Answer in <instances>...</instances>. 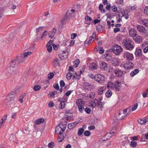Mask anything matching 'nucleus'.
<instances>
[{
    "label": "nucleus",
    "instance_id": "nucleus-1",
    "mask_svg": "<svg viewBox=\"0 0 148 148\" xmlns=\"http://www.w3.org/2000/svg\"><path fill=\"white\" fill-rule=\"evenodd\" d=\"M130 108H127L123 111H119L116 114L117 119L121 120L129 115L130 113Z\"/></svg>",
    "mask_w": 148,
    "mask_h": 148
},
{
    "label": "nucleus",
    "instance_id": "nucleus-2",
    "mask_svg": "<svg viewBox=\"0 0 148 148\" xmlns=\"http://www.w3.org/2000/svg\"><path fill=\"white\" fill-rule=\"evenodd\" d=\"M17 62L16 59L12 60L10 63V67L8 70L9 73L14 75L18 71V69L17 67Z\"/></svg>",
    "mask_w": 148,
    "mask_h": 148
},
{
    "label": "nucleus",
    "instance_id": "nucleus-3",
    "mask_svg": "<svg viewBox=\"0 0 148 148\" xmlns=\"http://www.w3.org/2000/svg\"><path fill=\"white\" fill-rule=\"evenodd\" d=\"M16 99L15 95L13 94H10L7 96L4 102L6 104L11 105L14 102Z\"/></svg>",
    "mask_w": 148,
    "mask_h": 148
},
{
    "label": "nucleus",
    "instance_id": "nucleus-4",
    "mask_svg": "<svg viewBox=\"0 0 148 148\" xmlns=\"http://www.w3.org/2000/svg\"><path fill=\"white\" fill-rule=\"evenodd\" d=\"M75 14L76 13L74 10L71 9L68 10L66 12V15L63 18L62 21L64 22V21L68 19L72 16H75Z\"/></svg>",
    "mask_w": 148,
    "mask_h": 148
},
{
    "label": "nucleus",
    "instance_id": "nucleus-5",
    "mask_svg": "<svg viewBox=\"0 0 148 148\" xmlns=\"http://www.w3.org/2000/svg\"><path fill=\"white\" fill-rule=\"evenodd\" d=\"M123 45L128 50H130L134 48V46L132 43V41L128 38L123 40Z\"/></svg>",
    "mask_w": 148,
    "mask_h": 148
},
{
    "label": "nucleus",
    "instance_id": "nucleus-6",
    "mask_svg": "<svg viewBox=\"0 0 148 148\" xmlns=\"http://www.w3.org/2000/svg\"><path fill=\"white\" fill-rule=\"evenodd\" d=\"M65 124L63 125L61 123L59 125H57L55 128V132L58 133L59 135H62L64 131L66 128Z\"/></svg>",
    "mask_w": 148,
    "mask_h": 148
},
{
    "label": "nucleus",
    "instance_id": "nucleus-7",
    "mask_svg": "<svg viewBox=\"0 0 148 148\" xmlns=\"http://www.w3.org/2000/svg\"><path fill=\"white\" fill-rule=\"evenodd\" d=\"M123 56L124 59L129 61H132L134 58L132 54L127 51L123 54Z\"/></svg>",
    "mask_w": 148,
    "mask_h": 148
},
{
    "label": "nucleus",
    "instance_id": "nucleus-8",
    "mask_svg": "<svg viewBox=\"0 0 148 148\" xmlns=\"http://www.w3.org/2000/svg\"><path fill=\"white\" fill-rule=\"evenodd\" d=\"M112 51L116 55H118L122 51V48L118 45H115L112 48Z\"/></svg>",
    "mask_w": 148,
    "mask_h": 148
},
{
    "label": "nucleus",
    "instance_id": "nucleus-9",
    "mask_svg": "<svg viewBox=\"0 0 148 148\" xmlns=\"http://www.w3.org/2000/svg\"><path fill=\"white\" fill-rule=\"evenodd\" d=\"M104 76L100 74H97L95 75V79L99 83H102L105 80Z\"/></svg>",
    "mask_w": 148,
    "mask_h": 148
},
{
    "label": "nucleus",
    "instance_id": "nucleus-10",
    "mask_svg": "<svg viewBox=\"0 0 148 148\" xmlns=\"http://www.w3.org/2000/svg\"><path fill=\"white\" fill-rule=\"evenodd\" d=\"M83 86L84 88L88 90H90L95 88V86H94L87 82L84 83Z\"/></svg>",
    "mask_w": 148,
    "mask_h": 148
},
{
    "label": "nucleus",
    "instance_id": "nucleus-11",
    "mask_svg": "<svg viewBox=\"0 0 148 148\" xmlns=\"http://www.w3.org/2000/svg\"><path fill=\"white\" fill-rule=\"evenodd\" d=\"M136 28L138 32L142 34H144L146 32V31L145 28L143 26L138 25Z\"/></svg>",
    "mask_w": 148,
    "mask_h": 148
},
{
    "label": "nucleus",
    "instance_id": "nucleus-12",
    "mask_svg": "<svg viewBox=\"0 0 148 148\" xmlns=\"http://www.w3.org/2000/svg\"><path fill=\"white\" fill-rule=\"evenodd\" d=\"M134 66L133 64L130 62H127L125 63L123 67L125 69H129L132 68Z\"/></svg>",
    "mask_w": 148,
    "mask_h": 148
},
{
    "label": "nucleus",
    "instance_id": "nucleus-13",
    "mask_svg": "<svg viewBox=\"0 0 148 148\" xmlns=\"http://www.w3.org/2000/svg\"><path fill=\"white\" fill-rule=\"evenodd\" d=\"M133 38L136 42L138 43H140L142 42V37L140 36L136 35Z\"/></svg>",
    "mask_w": 148,
    "mask_h": 148
},
{
    "label": "nucleus",
    "instance_id": "nucleus-14",
    "mask_svg": "<svg viewBox=\"0 0 148 148\" xmlns=\"http://www.w3.org/2000/svg\"><path fill=\"white\" fill-rule=\"evenodd\" d=\"M15 59L17 63L18 64L22 63L25 61V58L22 55L16 57Z\"/></svg>",
    "mask_w": 148,
    "mask_h": 148
},
{
    "label": "nucleus",
    "instance_id": "nucleus-15",
    "mask_svg": "<svg viewBox=\"0 0 148 148\" xmlns=\"http://www.w3.org/2000/svg\"><path fill=\"white\" fill-rule=\"evenodd\" d=\"M58 56L61 59L64 60L67 58V53H66V51H62V53L58 54Z\"/></svg>",
    "mask_w": 148,
    "mask_h": 148
},
{
    "label": "nucleus",
    "instance_id": "nucleus-16",
    "mask_svg": "<svg viewBox=\"0 0 148 148\" xmlns=\"http://www.w3.org/2000/svg\"><path fill=\"white\" fill-rule=\"evenodd\" d=\"M57 29L56 28H53L52 31L49 32L48 34L49 37L52 38H53L56 33V32Z\"/></svg>",
    "mask_w": 148,
    "mask_h": 148
},
{
    "label": "nucleus",
    "instance_id": "nucleus-17",
    "mask_svg": "<svg viewBox=\"0 0 148 148\" xmlns=\"http://www.w3.org/2000/svg\"><path fill=\"white\" fill-rule=\"evenodd\" d=\"M129 34L130 36L133 37V38L137 35L136 31L134 29L132 28L129 30Z\"/></svg>",
    "mask_w": 148,
    "mask_h": 148
},
{
    "label": "nucleus",
    "instance_id": "nucleus-18",
    "mask_svg": "<svg viewBox=\"0 0 148 148\" xmlns=\"http://www.w3.org/2000/svg\"><path fill=\"white\" fill-rule=\"evenodd\" d=\"M114 71L116 76L118 77H121L123 74V71L121 70H118L115 69Z\"/></svg>",
    "mask_w": 148,
    "mask_h": 148
},
{
    "label": "nucleus",
    "instance_id": "nucleus-19",
    "mask_svg": "<svg viewBox=\"0 0 148 148\" xmlns=\"http://www.w3.org/2000/svg\"><path fill=\"white\" fill-rule=\"evenodd\" d=\"M120 60L119 58H115L112 60V63L114 66H118L120 64Z\"/></svg>",
    "mask_w": 148,
    "mask_h": 148
},
{
    "label": "nucleus",
    "instance_id": "nucleus-20",
    "mask_svg": "<svg viewBox=\"0 0 148 148\" xmlns=\"http://www.w3.org/2000/svg\"><path fill=\"white\" fill-rule=\"evenodd\" d=\"M52 63L55 67L60 66V63L58 58H56L53 59V60Z\"/></svg>",
    "mask_w": 148,
    "mask_h": 148
},
{
    "label": "nucleus",
    "instance_id": "nucleus-21",
    "mask_svg": "<svg viewBox=\"0 0 148 148\" xmlns=\"http://www.w3.org/2000/svg\"><path fill=\"white\" fill-rule=\"evenodd\" d=\"M100 68L102 69L106 70L107 69L108 67L107 64L104 62H100L99 64Z\"/></svg>",
    "mask_w": 148,
    "mask_h": 148
},
{
    "label": "nucleus",
    "instance_id": "nucleus-22",
    "mask_svg": "<svg viewBox=\"0 0 148 148\" xmlns=\"http://www.w3.org/2000/svg\"><path fill=\"white\" fill-rule=\"evenodd\" d=\"M114 88L117 90L119 91L121 86V84L119 81H117L114 83Z\"/></svg>",
    "mask_w": 148,
    "mask_h": 148
},
{
    "label": "nucleus",
    "instance_id": "nucleus-23",
    "mask_svg": "<svg viewBox=\"0 0 148 148\" xmlns=\"http://www.w3.org/2000/svg\"><path fill=\"white\" fill-rule=\"evenodd\" d=\"M52 42V41L51 40H50L48 42L47 45V50L50 52H51L52 50V47L51 46Z\"/></svg>",
    "mask_w": 148,
    "mask_h": 148
},
{
    "label": "nucleus",
    "instance_id": "nucleus-24",
    "mask_svg": "<svg viewBox=\"0 0 148 148\" xmlns=\"http://www.w3.org/2000/svg\"><path fill=\"white\" fill-rule=\"evenodd\" d=\"M77 124L78 123L77 122L69 123L68 125V127L69 129H72L75 127Z\"/></svg>",
    "mask_w": 148,
    "mask_h": 148
},
{
    "label": "nucleus",
    "instance_id": "nucleus-25",
    "mask_svg": "<svg viewBox=\"0 0 148 148\" xmlns=\"http://www.w3.org/2000/svg\"><path fill=\"white\" fill-rule=\"evenodd\" d=\"M76 104L78 106V108L79 109V111L81 112H82L83 111V110L84 109V108L82 105H81L79 103V101H77L76 102Z\"/></svg>",
    "mask_w": 148,
    "mask_h": 148
},
{
    "label": "nucleus",
    "instance_id": "nucleus-26",
    "mask_svg": "<svg viewBox=\"0 0 148 148\" xmlns=\"http://www.w3.org/2000/svg\"><path fill=\"white\" fill-rule=\"evenodd\" d=\"M89 68L93 70H96L97 68V66L95 63H92L90 64Z\"/></svg>",
    "mask_w": 148,
    "mask_h": 148
},
{
    "label": "nucleus",
    "instance_id": "nucleus-27",
    "mask_svg": "<svg viewBox=\"0 0 148 148\" xmlns=\"http://www.w3.org/2000/svg\"><path fill=\"white\" fill-rule=\"evenodd\" d=\"M139 70L138 69H136L132 71L130 73V75L131 77H133L139 73Z\"/></svg>",
    "mask_w": 148,
    "mask_h": 148
},
{
    "label": "nucleus",
    "instance_id": "nucleus-28",
    "mask_svg": "<svg viewBox=\"0 0 148 148\" xmlns=\"http://www.w3.org/2000/svg\"><path fill=\"white\" fill-rule=\"evenodd\" d=\"M105 88L106 87L105 86H103L100 88L98 89L97 92L98 94L99 95L102 94L103 93V91Z\"/></svg>",
    "mask_w": 148,
    "mask_h": 148
},
{
    "label": "nucleus",
    "instance_id": "nucleus-29",
    "mask_svg": "<svg viewBox=\"0 0 148 148\" xmlns=\"http://www.w3.org/2000/svg\"><path fill=\"white\" fill-rule=\"evenodd\" d=\"M142 51L140 49H136L135 52V54L136 56H139L142 55Z\"/></svg>",
    "mask_w": 148,
    "mask_h": 148
},
{
    "label": "nucleus",
    "instance_id": "nucleus-30",
    "mask_svg": "<svg viewBox=\"0 0 148 148\" xmlns=\"http://www.w3.org/2000/svg\"><path fill=\"white\" fill-rule=\"evenodd\" d=\"M107 86L108 88L111 89H114V84L113 83L111 82H108L107 84Z\"/></svg>",
    "mask_w": 148,
    "mask_h": 148
},
{
    "label": "nucleus",
    "instance_id": "nucleus-31",
    "mask_svg": "<svg viewBox=\"0 0 148 148\" xmlns=\"http://www.w3.org/2000/svg\"><path fill=\"white\" fill-rule=\"evenodd\" d=\"M32 52H27L23 54H21L25 58L26 60L28 56L31 55Z\"/></svg>",
    "mask_w": 148,
    "mask_h": 148
},
{
    "label": "nucleus",
    "instance_id": "nucleus-32",
    "mask_svg": "<svg viewBox=\"0 0 148 148\" xmlns=\"http://www.w3.org/2000/svg\"><path fill=\"white\" fill-rule=\"evenodd\" d=\"M7 119V115H6L3 117V118H2L0 121V128H1V126L3 125V123H4L5 121Z\"/></svg>",
    "mask_w": 148,
    "mask_h": 148
},
{
    "label": "nucleus",
    "instance_id": "nucleus-33",
    "mask_svg": "<svg viewBox=\"0 0 148 148\" xmlns=\"http://www.w3.org/2000/svg\"><path fill=\"white\" fill-rule=\"evenodd\" d=\"M97 102L95 99L93 101H91L89 103V105L91 107H95L96 105Z\"/></svg>",
    "mask_w": 148,
    "mask_h": 148
},
{
    "label": "nucleus",
    "instance_id": "nucleus-34",
    "mask_svg": "<svg viewBox=\"0 0 148 148\" xmlns=\"http://www.w3.org/2000/svg\"><path fill=\"white\" fill-rule=\"evenodd\" d=\"M142 24L146 27H148V19H144L141 20Z\"/></svg>",
    "mask_w": 148,
    "mask_h": 148
},
{
    "label": "nucleus",
    "instance_id": "nucleus-35",
    "mask_svg": "<svg viewBox=\"0 0 148 148\" xmlns=\"http://www.w3.org/2000/svg\"><path fill=\"white\" fill-rule=\"evenodd\" d=\"M96 29L99 32L104 29V27L101 25H97Z\"/></svg>",
    "mask_w": 148,
    "mask_h": 148
},
{
    "label": "nucleus",
    "instance_id": "nucleus-36",
    "mask_svg": "<svg viewBox=\"0 0 148 148\" xmlns=\"http://www.w3.org/2000/svg\"><path fill=\"white\" fill-rule=\"evenodd\" d=\"M44 122V120L42 119H37L35 122L36 124L38 125L40 123H42Z\"/></svg>",
    "mask_w": 148,
    "mask_h": 148
},
{
    "label": "nucleus",
    "instance_id": "nucleus-37",
    "mask_svg": "<svg viewBox=\"0 0 148 148\" xmlns=\"http://www.w3.org/2000/svg\"><path fill=\"white\" fill-rule=\"evenodd\" d=\"M112 92L110 90H108L105 94L106 96L108 98L112 96Z\"/></svg>",
    "mask_w": 148,
    "mask_h": 148
},
{
    "label": "nucleus",
    "instance_id": "nucleus-38",
    "mask_svg": "<svg viewBox=\"0 0 148 148\" xmlns=\"http://www.w3.org/2000/svg\"><path fill=\"white\" fill-rule=\"evenodd\" d=\"M80 62V61L78 59H77L75 61L73 62V66L75 67H77L79 64Z\"/></svg>",
    "mask_w": 148,
    "mask_h": 148
},
{
    "label": "nucleus",
    "instance_id": "nucleus-39",
    "mask_svg": "<svg viewBox=\"0 0 148 148\" xmlns=\"http://www.w3.org/2000/svg\"><path fill=\"white\" fill-rule=\"evenodd\" d=\"M84 129L83 128H79L78 132L77 134L79 136H80L84 131Z\"/></svg>",
    "mask_w": 148,
    "mask_h": 148
},
{
    "label": "nucleus",
    "instance_id": "nucleus-40",
    "mask_svg": "<svg viewBox=\"0 0 148 148\" xmlns=\"http://www.w3.org/2000/svg\"><path fill=\"white\" fill-rule=\"evenodd\" d=\"M25 95L26 94L25 93L21 94L20 95L19 98L18 99V101L21 103H22L23 101V99L25 96Z\"/></svg>",
    "mask_w": 148,
    "mask_h": 148
},
{
    "label": "nucleus",
    "instance_id": "nucleus-41",
    "mask_svg": "<svg viewBox=\"0 0 148 148\" xmlns=\"http://www.w3.org/2000/svg\"><path fill=\"white\" fill-rule=\"evenodd\" d=\"M64 138V137L63 135H59V138L58 139V140L59 142H61Z\"/></svg>",
    "mask_w": 148,
    "mask_h": 148
},
{
    "label": "nucleus",
    "instance_id": "nucleus-42",
    "mask_svg": "<svg viewBox=\"0 0 148 148\" xmlns=\"http://www.w3.org/2000/svg\"><path fill=\"white\" fill-rule=\"evenodd\" d=\"M65 105V102L64 101H61L60 103V106L59 108L61 109L64 108V107Z\"/></svg>",
    "mask_w": 148,
    "mask_h": 148
},
{
    "label": "nucleus",
    "instance_id": "nucleus-43",
    "mask_svg": "<svg viewBox=\"0 0 148 148\" xmlns=\"http://www.w3.org/2000/svg\"><path fill=\"white\" fill-rule=\"evenodd\" d=\"M137 144L136 142L132 141L131 142L130 145L132 147H135L137 146Z\"/></svg>",
    "mask_w": 148,
    "mask_h": 148
},
{
    "label": "nucleus",
    "instance_id": "nucleus-44",
    "mask_svg": "<svg viewBox=\"0 0 148 148\" xmlns=\"http://www.w3.org/2000/svg\"><path fill=\"white\" fill-rule=\"evenodd\" d=\"M41 88V87L38 85H36L34 86L33 89L35 91H37L39 90Z\"/></svg>",
    "mask_w": 148,
    "mask_h": 148
},
{
    "label": "nucleus",
    "instance_id": "nucleus-45",
    "mask_svg": "<svg viewBox=\"0 0 148 148\" xmlns=\"http://www.w3.org/2000/svg\"><path fill=\"white\" fill-rule=\"evenodd\" d=\"M138 122L140 124H145L146 121L145 120H145L141 119H139L138 120Z\"/></svg>",
    "mask_w": 148,
    "mask_h": 148
},
{
    "label": "nucleus",
    "instance_id": "nucleus-46",
    "mask_svg": "<svg viewBox=\"0 0 148 148\" xmlns=\"http://www.w3.org/2000/svg\"><path fill=\"white\" fill-rule=\"evenodd\" d=\"M138 106V103H136L134 104V106L132 108H131V107H129V108H130V110L131 109L132 111H133L137 109Z\"/></svg>",
    "mask_w": 148,
    "mask_h": 148
},
{
    "label": "nucleus",
    "instance_id": "nucleus-47",
    "mask_svg": "<svg viewBox=\"0 0 148 148\" xmlns=\"http://www.w3.org/2000/svg\"><path fill=\"white\" fill-rule=\"evenodd\" d=\"M73 74L70 72L68 73H67L66 75V78L68 79H70L71 77L72 76Z\"/></svg>",
    "mask_w": 148,
    "mask_h": 148
},
{
    "label": "nucleus",
    "instance_id": "nucleus-48",
    "mask_svg": "<svg viewBox=\"0 0 148 148\" xmlns=\"http://www.w3.org/2000/svg\"><path fill=\"white\" fill-rule=\"evenodd\" d=\"M95 95V93L94 92H91L89 94V98L91 99H93Z\"/></svg>",
    "mask_w": 148,
    "mask_h": 148
},
{
    "label": "nucleus",
    "instance_id": "nucleus-49",
    "mask_svg": "<svg viewBox=\"0 0 148 148\" xmlns=\"http://www.w3.org/2000/svg\"><path fill=\"white\" fill-rule=\"evenodd\" d=\"M43 28L41 27H39L36 29V32L37 33V35L39 34L38 32H40L42 31Z\"/></svg>",
    "mask_w": 148,
    "mask_h": 148
},
{
    "label": "nucleus",
    "instance_id": "nucleus-50",
    "mask_svg": "<svg viewBox=\"0 0 148 148\" xmlns=\"http://www.w3.org/2000/svg\"><path fill=\"white\" fill-rule=\"evenodd\" d=\"M84 134L85 136H88L90 135V132L89 131L86 130L84 132Z\"/></svg>",
    "mask_w": 148,
    "mask_h": 148
},
{
    "label": "nucleus",
    "instance_id": "nucleus-51",
    "mask_svg": "<svg viewBox=\"0 0 148 148\" xmlns=\"http://www.w3.org/2000/svg\"><path fill=\"white\" fill-rule=\"evenodd\" d=\"M92 38H89V39L88 40V41H87V40H86L85 42V43H84V45L86 46V45L87 44L88 45H89V44L91 42V41L92 40Z\"/></svg>",
    "mask_w": 148,
    "mask_h": 148
},
{
    "label": "nucleus",
    "instance_id": "nucleus-52",
    "mask_svg": "<svg viewBox=\"0 0 148 148\" xmlns=\"http://www.w3.org/2000/svg\"><path fill=\"white\" fill-rule=\"evenodd\" d=\"M54 76V75L53 73H50L48 75V78L49 79H52Z\"/></svg>",
    "mask_w": 148,
    "mask_h": 148
},
{
    "label": "nucleus",
    "instance_id": "nucleus-53",
    "mask_svg": "<svg viewBox=\"0 0 148 148\" xmlns=\"http://www.w3.org/2000/svg\"><path fill=\"white\" fill-rule=\"evenodd\" d=\"M85 111L88 114H90L91 111V110L89 108H84Z\"/></svg>",
    "mask_w": 148,
    "mask_h": 148
},
{
    "label": "nucleus",
    "instance_id": "nucleus-54",
    "mask_svg": "<svg viewBox=\"0 0 148 148\" xmlns=\"http://www.w3.org/2000/svg\"><path fill=\"white\" fill-rule=\"evenodd\" d=\"M144 13L146 15L148 16V6L144 8Z\"/></svg>",
    "mask_w": 148,
    "mask_h": 148
},
{
    "label": "nucleus",
    "instance_id": "nucleus-55",
    "mask_svg": "<svg viewBox=\"0 0 148 148\" xmlns=\"http://www.w3.org/2000/svg\"><path fill=\"white\" fill-rule=\"evenodd\" d=\"M54 146V143L53 142H51L48 144V147L50 148H53Z\"/></svg>",
    "mask_w": 148,
    "mask_h": 148
},
{
    "label": "nucleus",
    "instance_id": "nucleus-56",
    "mask_svg": "<svg viewBox=\"0 0 148 148\" xmlns=\"http://www.w3.org/2000/svg\"><path fill=\"white\" fill-rule=\"evenodd\" d=\"M48 106L49 107L51 108L53 107L54 106V104L53 101H50L48 104Z\"/></svg>",
    "mask_w": 148,
    "mask_h": 148
},
{
    "label": "nucleus",
    "instance_id": "nucleus-57",
    "mask_svg": "<svg viewBox=\"0 0 148 148\" xmlns=\"http://www.w3.org/2000/svg\"><path fill=\"white\" fill-rule=\"evenodd\" d=\"M53 86L54 88L57 90H59V86L58 84H54L53 85Z\"/></svg>",
    "mask_w": 148,
    "mask_h": 148
},
{
    "label": "nucleus",
    "instance_id": "nucleus-58",
    "mask_svg": "<svg viewBox=\"0 0 148 148\" xmlns=\"http://www.w3.org/2000/svg\"><path fill=\"white\" fill-rule=\"evenodd\" d=\"M121 14H122V16H121V17H123V16L126 19H127L128 18L129 15L128 14V13L123 14V13L121 12Z\"/></svg>",
    "mask_w": 148,
    "mask_h": 148
},
{
    "label": "nucleus",
    "instance_id": "nucleus-59",
    "mask_svg": "<svg viewBox=\"0 0 148 148\" xmlns=\"http://www.w3.org/2000/svg\"><path fill=\"white\" fill-rule=\"evenodd\" d=\"M47 33L46 31H45L42 34V36L40 37V39L42 40L43 39V37H45L46 36Z\"/></svg>",
    "mask_w": 148,
    "mask_h": 148
},
{
    "label": "nucleus",
    "instance_id": "nucleus-60",
    "mask_svg": "<svg viewBox=\"0 0 148 148\" xmlns=\"http://www.w3.org/2000/svg\"><path fill=\"white\" fill-rule=\"evenodd\" d=\"M85 20L87 21H90L92 20V18L91 17H89L88 16H86L85 17Z\"/></svg>",
    "mask_w": 148,
    "mask_h": 148
},
{
    "label": "nucleus",
    "instance_id": "nucleus-61",
    "mask_svg": "<svg viewBox=\"0 0 148 148\" xmlns=\"http://www.w3.org/2000/svg\"><path fill=\"white\" fill-rule=\"evenodd\" d=\"M96 35V32H94L92 35L90 36V38H92V39H95V38Z\"/></svg>",
    "mask_w": 148,
    "mask_h": 148
},
{
    "label": "nucleus",
    "instance_id": "nucleus-62",
    "mask_svg": "<svg viewBox=\"0 0 148 148\" xmlns=\"http://www.w3.org/2000/svg\"><path fill=\"white\" fill-rule=\"evenodd\" d=\"M60 85L61 87H64L65 85V84L63 80H61L60 82Z\"/></svg>",
    "mask_w": 148,
    "mask_h": 148
},
{
    "label": "nucleus",
    "instance_id": "nucleus-63",
    "mask_svg": "<svg viewBox=\"0 0 148 148\" xmlns=\"http://www.w3.org/2000/svg\"><path fill=\"white\" fill-rule=\"evenodd\" d=\"M112 10L114 12H116L117 11V8L116 6L114 5L112 7Z\"/></svg>",
    "mask_w": 148,
    "mask_h": 148
},
{
    "label": "nucleus",
    "instance_id": "nucleus-64",
    "mask_svg": "<svg viewBox=\"0 0 148 148\" xmlns=\"http://www.w3.org/2000/svg\"><path fill=\"white\" fill-rule=\"evenodd\" d=\"M111 8V5L110 3H108L107 4L106 6V9L107 10H109Z\"/></svg>",
    "mask_w": 148,
    "mask_h": 148
}]
</instances>
